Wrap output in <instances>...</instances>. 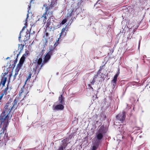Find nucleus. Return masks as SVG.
Here are the masks:
<instances>
[{"label":"nucleus","instance_id":"f257e3e1","mask_svg":"<svg viewBox=\"0 0 150 150\" xmlns=\"http://www.w3.org/2000/svg\"><path fill=\"white\" fill-rule=\"evenodd\" d=\"M106 132V128L104 125H102L98 128L96 133V139H94L93 141L96 142V145L100 144Z\"/></svg>","mask_w":150,"mask_h":150},{"label":"nucleus","instance_id":"f03ea898","mask_svg":"<svg viewBox=\"0 0 150 150\" xmlns=\"http://www.w3.org/2000/svg\"><path fill=\"white\" fill-rule=\"evenodd\" d=\"M51 4L49 7V6H47L45 8V12L43 14L40 18V20L43 21V22L44 23H46V20L47 19V16L48 14L52 15V14L53 10H52V6Z\"/></svg>","mask_w":150,"mask_h":150},{"label":"nucleus","instance_id":"7ed1b4c3","mask_svg":"<svg viewBox=\"0 0 150 150\" xmlns=\"http://www.w3.org/2000/svg\"><path fill=\"white\" fill-rule=\"evenodd\" d=\"M69 138H67L62 141L61 145L59 146L57 150H66L65 149L67 144L70 142H69Z\"/></svg>","mask_w":150,"mask_h":150},{"label":"nucleus","instance_id":"20e7f679","mask_svg":"<svg viewBox=\"0 0 150 150\" xmlns=\"http://www.w3.org/2000/svg\"><path fill=\"white\" fill-rule=\"evenodd\" d=\"M98 75H95L93 79L90 81L91 84H88V88L91 89L92 91H93L94 90L91 85H93L95 82L99 83L101 80V79L98 77Z\"/></svg>","mask_w":150,"mask_h":150},{"label":"nucleus","instance_id":"39448f33","mask_svg":"<svg viewBox=\"0 0 150 150\" xmlns=\"http://www.w3.org/2000/svg\"><path fill=\"white\" fill-rule=\"evenodd\" d=\"M42 59L41 58H40L37 62V64L36 66L35 67V68H34V70L35 73H38L41 68L42 67V65L43 64V63H42Z\"/></svg>","mask_w":150,"mask_h":150},{"label":"nucleus","instance_id":"423d86ee","mask_svg":"<svg viewBox=\"0 0 150 150\" xmlns=\"http://www.w3.org/2000/svg\"><path fill=\"white\" fill-rule=\"evenodd\" d=\"M54 50L55 48H53L52 49H50V51L44 57V59L43 61V63L44 64L47 63L50 59L51 55L54 52Z\"/></svg>","mask_w":150,"mask_h":150},{"label":"nucleus","instance_id":"0eeeda50","mask_svg":"<svg viewBox=\"0 0 150 150\" xmlns=\"http://www.w3.org/2000/svg\"><path fill=\"white\" fill-rule=\"evenodd\" d=\"M126 117V113L124 111L122 113H120L116 116L117 119L121 122H123L125 120Z\"/></svg>","mask_w":150,"mask_h":150},{"label":"nucleus","instance_id":"6e6552de","mask_svg":"<svg viewBox=\"0 0 150 150\" xmlns=\"http://www.w3.org/2000/svg\"><path fill=\"white\" fill-rule=\"evenodd\" d=\"M6 69V71L4 73V74L3 73L1 75L2 79L1 81V83H2L3 87L4 86L5 83L6 81L7 78L5 76L8 74V68H7Z\"/></svg>","mask_w":150,"mask_h":150},{"label":"nucleus","instance_id":"1a4fd4ad","mask_svg":"<svg viewBox=\"0 0 150 150\" xmlns=\"http://www.w3.org/2000/svg\"><path fill=\"white\" fill-rule=\"evenodd\" d=\"M64 106L62 104H58L55 105V104L53 105L52 109L55 112L57 111L62 110L64 108Z\"/></svg>","mask_w":150,"mask_h":150},{"label":"nucleus","instance_id":"9d476101","mask_svg":"<svg viewBox=\"0 0 150 150\" xmlns=\"http://www.w3.org/2000/svg\"><path fill=\"white\" fill-rule=\"evenodd\" d=\"M54 20L53 18H49L47 21L46 24L47 28H50V29H52L53 27L54 28V27L53 26V25Z\"/></svg>","mask_w":150,"mask_h":150},{"label":"nucleus","instance_id":"9b49d317","mask_svg":"<svg viewBox=\"0 0 150 150\" xmlns=\"http://www.w3.org/2000/svg\"><path fill=\"white\" fill-rule=\"evenodd\" d=\"M66 27L67 26L65 27L64 28H63L62 29L61 33H60L59 38V39L61 38H63L65 36V35H66L67 32V29L66 28Z\"/></svg>","mask_w":150,"mask_h":150},{"label":"nucleus","instance_id":"f8f14e48","mask_svg":"<svg viewBox=\"0 0 150 150\" xmlns=\"http://www.w3.org/2000/svg\"><path fill=\"white\" fill-rule=\"evenodd\" d=\"M64 99V97L62 95H61L59 97L58 101L56 103L58 102L59 104L64 105L65 103Z\"/></svg>","mask_w":150,"mask_h":150},{"label":"nucleus","instance_id":"ddd939ff","mask_svg":"<svg viewBox=\"0 0 150 150\" xmlns=\"http://www.w3.org/2000/svg\"><path fill=\"white\" fill-rule=\"evenodd\" d=\"M28 13L27 14V18H26V20H25V25L24 27H23L22 29L20 31V35L21 34V33L26 27V23L27 22V19H28V18L29 17V11L30 9V6H31L30 4L29 5H28Z\"/></svg>","mask_w":150,"mask_h":150},{"label":"nucleus","instance_id":"4468645a","mask_svg":"<svg viewBox=\"0 0 150 150\" xmlns=\"http://www.w3.org/2000/svg\"><path fill=\"white\" fill-rule=\"evenodd\" d=\"M27 56H26V54H24L23 55V56L21 57L20 61L19 62V63L18 64V66H22V65L26 57Z\"/></svg>","mask_w":150,"mask_h":150},{"label":"nucleus","instance_id":"2eb2a0df","mask_svg":"<svg viewBox=\"0 0 150 150\" xmlns=\"http://www.w3.org/2000/svg\"><path fill=\"white\" fill-rule=\"evenodd\" d=\"M21 67V66H18V65H17V67L16 68V69L15 70V74L13 76V80H14L16 79V76L18 74V72Z\"/></svg>","mask_w":150,"mask_h":150},{"label":"nucleus","instance_id":"dca6fc26","mask_svg":"<svg viewBox=\"0 0 150 150\" xmlns=\"http://www.w3.org/2000/svg\"><path fill=\"white\" fill-rule=\"evenodd\" d=\"M117 79L113 78L111 81V84L112 85V88H114L115 87L116 85V81Z\"/></svg>","mask_w":150,"mask_h":150},{"label":"nucleus","instance_id":"f3484780","mask_svg":"<svg viewBox=\"0 0 150 150\" xmlns=\"http://www.w3.org/2000/svg\"><path fill=\"white\" fill-rule=\"evenodd\" d=\"M93 146L91 149V150H96L98 148V147L99 145H96V142L93 141Z\"/></svg>","mask_w":150,"mask_h":150},{"label":"nucleus","instance_id":"a211bd4d","mask_svg":"<svg viewBox=\"0 0 150 150\" xmlns=\"http://www.w3.org/2000/svg\"><path fill=\"white\" fill-rule=\"evenodd\" d=\"M96 75H98V77L100 79L101 78H103L104 77V75L101 73V71H98Z\"/></svg>","mask_w":150,"mask_h":150},{"label":"nucleus","instance_id":"6ab92c4d","mask_svg":"<svg viewBox=\"0 0 150 150\" xmlns=\"http://www.w3.org/2000/svg\"><path fill=\"white\" fill-rule=\"evenodd\" d=\"M8 84H9V83H8V84H7V86L6 87L4 91V92H3L6 95L7 94V91L8 90H10L11 89V88H10V89L8 87Z\"/></svg>","mask_w":150,"mask_h":150},{"label":"nucleus","instance_id":"aec40b11","mask_svg":"<svg viewBox=\"0 0 150 150\" xmlns=\"http://www.w3.org/2000/svg\"><path fill=\"white\" fill-rule=\"evenodd\" d=\"M120 69H118V71L116 73V74L114 76L113 78H115L116 79H117V78L119 74H120Z\"/></svg>","mask_w":150,"mask_h":150},{"label":"nucleus","instance_id":"412c9836","mask_svg":"<svg viewBox=\"0 0 150 150\" xmlns=\"http://www.w3.org/2000/svg\"><path fill=\"white\" fill-rule=\"evenodd\" d=\"M123 125L122 126V125H121L120 127L119 128V130L120 132L121 133H123L124 132H123V130H124V128L123 127Z\"/></svg>","mask_w":150,"mask_h":150},{"label":"nucleus","instance_id":"4be33fe9","mask_svg":"<svg viewBox=\"0 0 150 150\" xmlns=\"http://www.w3.org/2000/svg\"><path fill=\"white\" fill-rule=\"evenodd\" d=\"M8 134L7 133H5L4 134V140L6 141V140H8Z\"/></svg>","mask_w":150,"mask_h":150},{"label":"nucleus","instance_id":"5701e85b","mask_svg":"<svg viewBox=\"0 0 150 150\" xmlns=\"http://www.w3.org/2000/svg\"><path fill=\"white\" fill-rule=\"evenodd\" d=\"M67 21V20L66 19H63L61 22V23H60V25H64V24Z\"/></svg>","mask_w":150,"mask_h":150},{"label":"nucleus","instance_id":"b1692460","mask_svg":"<svg viewBox=\"0 0 150 150\" xmlns=\"http://www.w3.org/2000/svg\"><path fill=\"white\" fill-rule=\"evenodd\" d=\"M19 47L18 48H20V51H21L23 49V45H22L19 44L18 45Z\"/></svg>","mask_w":150,"mask_h":150},{"label":"nucleus","instance_id":"393cba45","mask_svg":"<svg viewBox=\"0 0 150 150\" xmlns=\"http://www.w3.org/2000/svg\"><path fill=\"white\" fill-rule=\"evenodd\" d=\"M98 1L96 3V4L94 5V6H96V8H97V7H100V6H99V5H100V3H98Z\"/></svg>","mask_w":150,"mask_h":150},{"label":"nucleus","instance_id":"a878e982","mask_svg":"<svg viewBox=\"0 0 150 150\" xmlns=\"http://www.w3.org/2000/svg\"><path fill=\"white\" fill-rule=\"evenodd\" d=\"M26 35H25V37H27V38L28 37V38H29V37L30 36V33H29V32L27 30V31L26 32Z\"/></svg>","mask_w":150,"mask_h":150},{"label":"nucleus","instance_id":"bb28decb","mask_svg":"<svg viewBox=\"0 0 150 150\" xmlns=\"http://www.w3.org/2000/svg\"><path fill=\"white\" fill-rule=\"evenodd\" d=\"M105 66V65H102V66H101L100 67V68L99 69V70H98V71H101L103 70V69H104V67Z\"/></svg>","mask_w":150,"mask_h":150},{"label":"nucleus","instance_id":"cd10ccee","mask_svg":"<svg viewBox=\"0 0 150 150\" xmlns=\"http://www.w3.org/2000/svg\"><path fill=\"white\" fill-rule=\"evenodd\" d=\"M142 39V37L141 36L140 37V38L139 40V44H138V49H139L140 47V46L141 43V41Z\"/></svg>","mask_w":150,"mask_h":150},{"label":"nucleus","instance_id":"c85d7f7f","mask_svg":"<svg viewBox=\"0 0 150 150\" xmlns=\"http://www.w3.org/2000/svg\"><path fill=\"white\" fill-rule=\"evenodd\" d=\"M5 94V93H1V96H0V100H1L3 97V96H4V95Z\"/></svg>","mask_w":150,"mask_h":150},{"label":"nucleus","instance_id":"c756f323","mask_svg":"<svg viewBox=\"0 0 150 150\" xmlns=\"http://www.w3.org/2000/svg\"><path fill=\"white\" fill-rule=\"evenodd\" d=\"M31 74H30L28 76L27 78V79L26 81V82H25V83H26V82H27V81L29 79H30L31 78Z\"/></svg>","mask_w":150,"mask_h":150},{"label":"nucleus","instance_id":"7c9ffc66","mask_svg":"<svg viewBox=\"0 0 150 150\" xmlns=\"http://www.w3.org/2000/svg\"><path fill=\"white\" fill-rule=\"evenodd\" d=\"M135 129V130H139L140 129L139 127H135L134 128Z\"/></svg>","mask_w":150,"mask_h":150},{"label":"nucleus","instance_id":"2f4dec72","mask_svg":"<svg viewBox=\"0 0 150 150\" xmlns=\"http://www.w3.org/2000/svg\"><path fill=\"white\" fill-rule=\"evenodd\" d=\"M58 42H56L54 45V47H55L58 44Z\"/></svg>","mask_w":150,"mask_h":150},{"label":"nucleus","instance_id":"473e14b6","mask_svg":"<svg viewBox=\"0 0 150 150\" xmlns=\"http://www.w3.org/2000/svg\"><path fill=\"white\" fill-rule=\"evenodd\" d=\"M17 101L16 99H15L13 101V103H15V104H17Z\"/></svg>","mask_w":150,"mask_h":150},{"label":"nucleus","instance_id":"72a5a7b5","mask_svg":"<svg viewBox=\"0 0 150 150\" xmlns=\"http://www.w3.org/2000/svg\"><path fill=\"white\" fill-rule=\"evenodd\" d=\"M28 51H26L25 52V53L24 54H26V56H27V55H28Z\"/></svg>","mask_w":150,"mask_h":150},{"label":"nucleus","instance_id":"f704fd0d","mask_svg":"<svg viewBox=\"0 0 150 150\" xmlns=\"http://www.w3.org/2000/svg\"><path fill=\"white\" fill-rule=\"evenodd\" d=\"M17 60H16H16H15V61H14V64H15V65H14V66H15V64H16V63L17 62Z\"/></svg>","mask_w":150,"mask_h":150},{"label":"nucleus","instance_id":"c9c22d12","mask_svg":"<svg viewBox=\"0 0 150 150\" xmlns=\"http://www.w3.org/2000/svg\"><path fill=\"white\" fill-rule=\"evenodd\" d=\"M21 38V34L20 35V36L18 37V39L19 40V41L20 40V39Z\"/></svg>","mask_w":150,"mask_h":150},{"label":"nucleus","instance_id":"e433bc0d","mask_svg":"<svg viewBox=\"0 0 150 150\" xmlns=\"http://www.w3.org/2000/svg\"><path fill=\"white\" fill-rule=\"evenodd\" d=\"M97 93H98V92H97V93H96V94H95V96H96V98H97Z\"/></svg>","mask_w":150,"mask_h":150},{"label":"nucleus","instance_id":"4c0bfd02","mask_svg":"<svg viewBox=\"0 0 150 150\" xmlns=\"http://www.w3.org/2000/svg\"><path fill=\"white\" fill-rule=\"evenodd\" d=\"M146 55H144L143 56V58H146Z\"/></svg>","mask_w":150,"mask_h":150},{"label":"nucleus","instance_id":"58836bf2","mask_svg":"<svg viewBox=\"0 0 150 150\" xmlns=\"http://www.w3.org/2000/svg\"><path fill=\"white\" fill-rule=\"evenodd\" d=\"M34 1V0H30V3H31L33 1Z\"/></svg>","mask_w":150,"mask_h":150},{"label":"nucleus","instance_id":"ea45409f","mask_svg":"<svg viewBox=\"0 0 150 150\" xmlns=\"http://www.w3.org/2000/svg\"><path fill=\"white\" fill-rule=\"evenodd\" d=\"M134 83H135V82H134L132 83V85H135Z\"/></svg>","mask_w":150,"mask_h":150},{"label":"nucleus","instance_id":"a19ab883","mask_svg":"<svg viewBox=\"0 0 150 150\" xmlns=\"http://www.w3.org/2000/svg\"><path fill=\"white\" fill-rule=\"evenodd\" d=\"M104 13H105V14L106 15L108 14L106 12H104Z\"/></svg>","mask_w":150,"mask_h":150},{"label":"nucleus","instance_id":"79ce46f5","mask_svg":"<svg viewBox=\"0 0 150 150\" xmlns=\"http://www.w3.org/2000/svg\"><path fill=\"white\" fill-rule=\"evenodd\" d=\"M48 33H46V36H48Z\"/></svg>","mask_w":150,"mask_h":150},{"label":"nucleus","instance_id":"37998d69","mask_svg":"<svg viewBox=\"0 0 150 150\" xmlns=\"http://www.w3.org/2000/svg\"><path fill=\"white\" fill-rule=\"evenodd\" d=\"M47 6L46 5H45V4L44 5V6Z\"/></svg>","mask_w":150,"mask_h":150},{"label":"nucleus","instance_id":"c03bdc74","mask_svg":"<svg viewBox=\"0 0 150 150\" xmlns=\"http://www.w3.org/2000/svg\"><path fill=\"white\" fill-rule=\"evenodd\" d=\"M71 13H70V14H69V17H70V16H71Z\"/></svg>","mask_w":150,"mask_h":150},{"label":"nucleus","instance_id":"a18cd8bd","mask_svg":"<svg viewBox=\"0 0 150 150\" xmlns=\"http://www.w3.org/2000/svg\"><path fill=\"white\" fill-rule=\"evenodd\" d=\"M9 58V57H7V58H6V59H8Z\"/></svg>","mask_w":150,"mask_h":150},{"label":"nucleus","instance_id":"49530a36","mask_svg":"<svg viewBox=\"0 0 150 150\" xmlns=\"http://www.w3.org/2000/svg\"><path fill=\"white\" fill-rule=\"evenodd\" d=\"M19 54H17V56L18 57V55Z\"/></svg>","mask_w":150,"mask_h":150},{"label":"nucleus","instance_id":"de8ad7c7","mask_svg":"<svg viewBox=\"0 0 150 150\" xmlns=\"http://www.w3.org/2000/svg\"><path fill=\"white\" fill-rule=\"evenodd\" d=\"M142 150H144V148H142Z\"/></svg>","mask_w":150,"mask_h":150},{"label":"nucleus","instance_id":"09e8293b","mask_svg":"<svg viewBox=\"0 0 150 150\" xmlns=\"http://www.w3.org/2000/svg\"><path fill=\"white\" fill-rule=\"evenodd\" d=\"M57 75H58V73H57Z\"/></svg>","mask_w":150,"mask_h":150},{"label":"nucleus","instance_id":"8fccbe9b","mask_svg":"<svg viewBox=\"0 0 150 150\" xmlns=\"http://www.w3.org/2000/svg\"><path fill=\"white\" fill-rule=\"evenodd\" d=\"M135 133L136 134H137V133H136V132H135Z\"/></svg>","mask_w":150,"mask_h":150},{"label":"nucleus","instance_id":"3c124183","mask_svg":"<svg viewBox=\"0 0 150 150\" xmlns=\"http://www.w3.org/2000/svg\"><path fill=\"white\" fill-rule=\"evenodd\" d=\"M67 150H69V149H67Z\"/></svg>","mask_w":150,"mask_h":150}]
</instances>
